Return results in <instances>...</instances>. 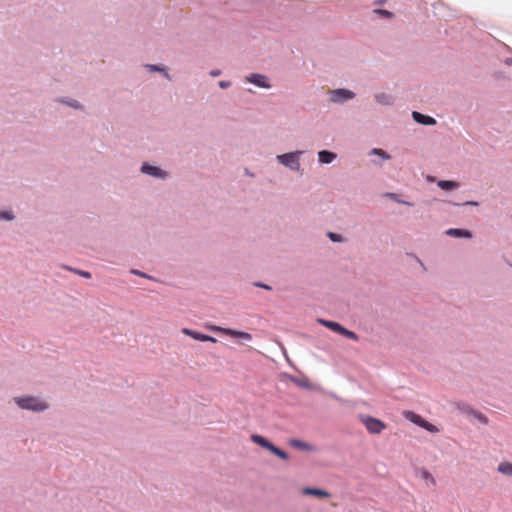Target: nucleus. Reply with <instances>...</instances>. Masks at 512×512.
Segmentation results:
<instances>
[{
    "label": "nucleus",
    "mask_w": 512,
    "mask_h": 512,
    "mask_svg": "<svg viewBox=\"0 0 512 512\" xmlns=\"http://www.w3.org/2000/svg\"><path fill=\"white\" fill-rule=\"evenodd\" d=\"M303 154V151H293L287 152L284 154H280L276 156L277 161L283 166L289 168L292 171H299L301 168L300 164V156Z\"/></svg>",
    "instance_id": "nucleus-2"
},
{
    "label": "nucleus",
    "mask_w": 512,
    "mask_h": 512,
    "mask_svg": "<svg viewBox=\"0 0 512 512\" xmlns=\"http://www.w3.org/2000/svg\"><path fill=\"white\" fill-rule=\"evenodd\" d=\"M374 100L377 104L381 106H392L395 102V98L393 95L388 93H376L374 95Z\"/></svg>",
    "instance_id": "nucleus-11"
},
{
    "label": "nucleus",
    "mask_w": 512,
    "mask_h": 512,
    "mask_svg": "<svg viewBox=\"0 0 512 512\" xmlns=\"http://www.w3.org/2000/svg\"><path fill=\"white\" fill-rule=\"evenodd\" d=\"M358 418L370 434H380L387 427L382 420L367 414H359Z\"/></svg>",
    "instance_id": "nucleus-3"
},
{
    "label": "nucleus",
    "mask_w": 512,
    "mask_h": 512,
    "mask_svg": "<svg viewBox=\"0 0 512 512\" xmlns=\"http://www.w3.org/2000/svg\"><path fill=\"white\" fill-rule=\"evenodd\" d=\"M140 172L156 179L166 180L169 178V173L167 171L158 166L152 165L149 162L142 163Z\"/></svg>",
    "instance_id": "nucleus-6"
},
{
    "label": "nucleus",
    "mask_w": 512,
    "mask_h": 512,
    "mask_svg": "<svg viewBox=\"0 0 512 512\" xmlns=\"http://www.w3.org/2000/svg\"><path fill=\"white\" fill-rule=\"evenodd\" d=\"M386 196L395 201L396 203L398 204H402V205H406V206H413V203L412 202H409V201H405V200H402L399 198V195L396 194V193H387Z\"/></svg>",
    "instance_id": "nucleus-25"
},
{
    "label": "nucleus",
    "mask_w": 512,
    "mask_h": 512,
    "mask_svg": "<svg viewBox=\"0 0 512 512\" xmlns=\"http://www.w3.org/2000/svg\"><path fill=\"white\" fill-rule=\"evenodd\" d=\"M497 470L507 476H512V463L504 462L498 465Z\"/></svg>",
    "instance_id": "nucleus-22"
},
{
    "label": "nucleus",
    "mask_w": 512,
    "mask_h": 512,
    "mask_svg": "<svg viewBox=\"0 0 512 512\" xmlns=\"http://www.w3.org/2000/svg\"><path fill=\"white\" fill-rule=\"evenodd\" d=\"M317 322L319 324H321L322 326L332 330L333 332H336L338 334L341 333L342 329L344 326H342L340 323L338 322H335V321H331V320H326V319H322V318H319L317 320Z\"/></svg>",
    "instance_id": "nucleus-14"
},
{
    "label": "nucleus",
    "mask_w": 512,
    "mask_h": 512,
    "mask_svg": "<svg viewBox=\"0 0 512 512\" xmlns=\"http://www.w3.org/2000/svg\"><path fill=\"white\" fill-rule=\"evenodd\" d=\"M327 237L334 243H341V242H344V240H345L341 234L331 232V231L327 232Z\"/></svg>",
    "instance_id": "nucleus-27"
},
{
    "label": "nucleus",
    "mask_w": 512,
    "mask_h": 512,
    "mask_svg": "<svg viewBox=\"0 0 512 512\" xmlns=\"http://www.w3.org/2000/svg\"><path fill=\"white\" fill-rule=\"evenodd\" d=\"M207 338H208V341L213 342V343H215L217 341L216 338H214L210 335H207Z\"/></svg>",
    "instance_id": "nucleus-41"
},
{
    "label": "nucleus",
    "mask_w": 512,
    "mask_h": 512,
    "mask_svg": "<svg viewBox=\"0 0 512 512\" xmlns=\"http://www.w3.org/2000/svg\"><path fill=\"white\" fill-rule=\"evenodd\" d=\"M220 74H221V70H219V69H215V70H211V71H210V75H211L212 77H217V76H219Z\"/></svg>",
    "instance_id": "nucleus-39"
},
{
    "label": "nucleus",
    "mask_w": 512,
    "mask_h": 512,
    "mask_svg": "<svg viewBox=\"0 0 512 512\" xmlns=\"http://www.w3.org/2000/svg\"><path fill=\"white\" fill-rule=\"evenodd\" d=\"M215 329L218 330V331H221L225 335H228V336H231V337H234V338H239V339H243V340H246V341L252 340V335L250 333H247V332L237 331V330H233V329H230V328H218L217 327Z\"/></svg>",
    "instance_id": "nucleus-9"
},
{
    "label": "nucleus",
    "mask_w": 512,
    "mask_h": 512,
    "mask_svg": "<svg viewBox=\"0 0 512 512\" xmlns=\"http://www.w3.org/2000/svg\"><path fill=\"white\" fill-rule=\"evenodd\" d=\"M420 476L423 480L426 481V483L428 485H435L436 484V480L435 478L433 477V475L426 469H422L420 471Z\"/></svg>",
    "instance_id": "nucleus-23"
},
{
    "label": "nucleus",
    "mask_w": 512,
    "mask_h": 512,
    "mask_svg": "<svg viewBox=\"0 0 512 512\" xmlns=\"http://www.w3.org/2000/svg\"><path fill=\"white\" fill-rule=\"evenodd\" d=\"M437 186L444 191H452L459 188V182L453 180H439Z\"/></svg>",
    "instance_id": "nucleus-17"
},
{
    "label": "nucleus",
    "mask_w": 512,
    "mask_h": 512,
    "mask_svg": "<svg viewBox=\"0 0 512 512\" xmlns=\"http://www.w3.org/2000/svg\"><path fill=\"white\" fill-rule=\"evenodd\" d=\"M337 155L329 150H321L318 152V160L322 164H330L336 159Z\"/></svg>",
    "instance_id": "nucleus-15"
},
{
    "label": "nucleus",
    "mask_w": 512,
    "mask_h": 512,
    "mask_svg": "<svg viewBox=\"0 0 512 512\" xmlns=\"http://www.w3.org/2000/svg\"><path fill=\"white\" fill-rule=\"evenodd\" d=\"M507 64H511L512 65V59H507Z\"/></svg>",
    "instance_id": "nucleus-42"
},
{
    "label": "nucleus",
    "mask_w": 512,
    "mask_h": 512,
    "mask_svg": "<svg viewBox=\"0 0 512 512\" xmlns=\"http://www.w3.org/2000/svg\"><path fill=\"white\" fill-rule=\"evenodd\" d=\"M275 456L279 457L282 460H287L289 458L288 453L280 448L278 449Z\"/></svg>",
    "instance_id": "nucleus-33"
},
{
    "label": "nucleus",
    "mask_w": 512,
    "mask_h": 512,
    "mask_svg": "<svg viewBox=\"0 0 512 512\" xmlns=\"http://www.w3.org/2000/svg\"><path fill=\"white\" fill-rule=\"evenodd\" d=\"M182 333L187 335V336H190L191 338L197 340V341H201V342H207L208 341V338H207V334H203L201 332H198V331H195V330H192V329H189V328H183L182 329Z\"/></svg>",
    "instance_id": "nucleus-16"
},
{
    "label": "nucleus",
    "mask_w": 512,
    "mask_h": 512,
    "mask_svg": "<svg viewBox=\"0 0 512 512\" xmlns=\"http://www.w3.org/2000/svg\"><path fill=\"white\" fill-rule=\"evenodd\" d=\"M245 80L260 88L270 89L272 87L269 82V78L264 74L251 73L245 77Z\"/></svg>",
    "instance_id": "nucleus-7"
},
{
    "label": "nucleus",
    "mask_w": 512,
    "mask_h": 512,
    "mask_svg": "<svg viewBox=\"0 0 512 512\" xmlns=\"http://www.w3.org/2000/svg\"><path fill=\"white\" fill-rule=\"evenodd\" d=\"M130 273L133 274V275L145 278V279L156 280L153 276H151V275H149V274H147V273H145V272H143L141 270H138V269H131Z\"/></svg>",
    "instance_id": "nucleus-31"
},
{
    "label": "nucleus",
    "mask_w": 512,
    "mask_h": 512,
    "mask_svg": "<svg viewBox=\"0 0 512 512\" xmlns=\"http://www.w3.org/2000/svg\"><path fill=\"white\" fill-rule=\"evenodd\" d=\"M253 285L255 287H259V288H262V289H265V290H268V291L272 290V287L270 285L265 284L263 282H254Z\"/></svg>",
    "instance_id": "nucleus-34"
},
{
    "label": "nucleus",
    "mask_w": 512,
    "mask_h": 512,
    "mask_svg": "<svg viewBox=\"0 0 512 512\" xmlns=\"http://www.w3.org/2000/svg\"><path fill=\"white\" fill-rule=\"evenodd\" d=\"M373 13L378 15L380 18H385L388 20H391L394 17V14L391 11L380 8L374 9Z\"/></svg>",
    "instance_id": "nucleus-24"
},
{
    "label": "nucleus",
    "mask_w": 512,
    "mask_h": 512,
    "mask_svg": "<svg viewBox=\"0 0 512 512\" xmlns=\"http://www.w3.org/2000/svg\"><path fill=\"white\" fill-rule=\"evenodd\" d=\"M290 444H291V446L301 449V450L310 451L312 449L310 444H308L302 440H299V439L290 440Z\"/></svg>",
    "instance_id": "nucleus-20"
},
{
    "label": "nucleus",
    "mask_w": 512,
    "mask_h": 512,
    "mask_svg": "<svg viewBox=\"0 0 512 512\" xmlns=\"http://www.w3.org/2000/svg\"><path fill=\"white\" fill-rule=\"evenodd\" d=\"M63 269L65 270H68L70 272H73L83 278H86V279H90L92 277L91 273L88 272V271H85V270H80V269H77V268H73V267H70L68 265H62L61 266Z\"/></svg>",
    "instance_id": "nucleus-19"
},
{
    "label": "nucleus",
    "mask_w": 512,
    "mask_h": 512,
    "mask_svg": "<svg viewBox=\"0 0 512 512\" xmlns=\"http://www.w3.org/2000/svg\"><path fill=\"white\" fill-rule=\"evenodd\" d=\"M13 402L19 409L34 413H41L50 408V404L46 400L34 395L15 396Z\"/></svg>",
    "instance_id": "nucleus-1"
},
{
    "label": "nucleus",
    "mask_w": 512,
    "mask_h": 512,
    "mask_svg": "<svg viewBox=\"0 0 512 512\" xmlns=\"http://www.w3.org/2000/svg\"><path fill=\"white\" fill-rule=\"evenodd\" d=\"M265 449L269 450L271 453H273L274 455H276L279 447L275 446L272 442H269L268 443V447H266Z\"/></svg>",
    "instance_id": "nucleus-36"
},
{
    "label": "nucleus",
    "mask_w": 512,
    "mask_h": 512,
    "mask_svg": "<svg viewBox=\"0 0 512 512\" xmlns=\"http://www.w3.org/2000/svg\"><path fill=\"white\" fill-rule=\"evenodd\" d=\"M459 408L467 414L473 415L478 421L483 424H488V418L481 412L474 410L471 406L463 404Z\"/></svg>",
    "instance_id": "nucleus-12"
},
{
    "label": "nucleus",
    "mask_w": 512,
    "mask_h": 512,
    "mask_svg": "<svg viewBox=\"0 0 512 512\" xmlns=\"http://www.w3.org/2000/svg\"><path fill=\"white\" fill-rule=\"evenodd\" d=\"M265 449L269 450L271 453H273L274 455H276L279 447L275 446L272 442H269L268 443V447H266Z\"/></svg>",
    "instance_id": "nucleus-35"
},
{
    "label": "nucleus",
    "mask_w": 512,
    "mask_h": 512,
    "mask_svg": "<svg viewBox=\"0 0 512 512\" xmlns=\"http://www.w3.org/2000/svg\"><path fill=\"white\" fill-rule=\"evenodd\" d=\"M15 215L11 210H0V220L12 221Z\"/></svg>",
    "instance_id": "nucleus-28"
},
{
    "label": "nucleus",
    "mask_w": 512,
    "mask_h": 512,
    "mask_svg": "<svg viewBox=\"0 0 512 512\" xmlns=\"http://www.w3.org/2000/svg\"><path fill=\"white\" fill-rule=\"evenodd\" d=\"M340 335L345 336L346 338L351 339L353 341L359 340V336L354 331H351L345 327H343Z\"/></svg>",
    "instance_id": "nucleus-26"
},
{
    "label": "nucleus",
    "mask_w": 512,
    "mask_h": 512,
    "mask_svg": "<svg viewBox=\"0 0 512 512\" xmlns=\"http://www.w3.org/2000/svg\"><path fill=\"white\" fill-rule=\"evenodd\" d=\"M218 85L221 89H227L231 86V82L227 80H222L218 83Z\"/></svg>",
    "instance_id": "nucleus-37"
},
{
    "label": "nucleus",
    "mask_w": 512,
    "mask_h": 512,
    "mask_svg": "<svg viewBox=\"0 0 512 512\" xmlns=\"http://www.w3.org/2000/svg\"><path fill=\"white\" fill-rule=\"evenodd\" d=\"M161 71H159L158 73H161L166 79H168L169 81H172V78L170 76V74L167 72V70L161 66Z\"/></svg>",
    "instance_id": "nucleus-38"
},
{
    "label": "nucleus",
    "mask_w": 512,
    "mask_h": 512,
    "mask_svg": "<svg viewBox=\"0 0 512 512\" xmlns=\"http://www.w3.org/2000/svg\"><path fill=\"white\" fill-rule=\"evenodd\" d=\"M56 101L58 103L64 104L68 107H71L75 110H80V111L84 110V106L78 100L73 99V98L59 97Z\"/></svg>",
    "instance_id": "nucleus-13"
},
{
    "label": "nucleus",
    "mask_w": 512,
    "mask_h": 512,
    "mask_svg": "<svg viewBox=\"0 0 512 512\" xmlns=\"http://www.w3.org/2000/svg\"><path fill=\"white\" fill-rule=\"evenodd\" d=\"M412 118L416 123L425 125V126H433L437 123L435 118H433L429 115L422 114L418 111L412 112Z\"/></svg>",
    "instance_id": "nucleus-8"
},
{
    "label": "nucleus",
    "mask_w": 512,
    "mask_h": 512,
    "mask_svg": "<svg viewBox=\"0 0 512 512\" xmlns=\"http://www.w3.org/2000/svg\"><path fill=\"white\" fill-rule=\"evenodd\" d=\"M149 72H159L161 71V66L157 64H145L144 66Z\"/></svg>",
    "instance_id": "nucleus-32"
},
{
    "label": "nucleus",
    "mask_w": 512,
    "mask_h": 512,
    "mask_svg": "<svg viewBox=\"0 0 512 512\" xmlns=\"http://www.w3.org/2000/svg\"><path fill=\"white\" fill-rule=\"evenodd\" d=\"M463 205H466V206H478L479 203L477 201H466Z\"/></svg>",
    "instance_id": "nucleus-40"
},
{
    "label": "nucleus",
    "mask_w": 512,
    "mask_h": 512,
    "mask_svg": "<svg viewBox=\"0 0 512 512\" xmlns=\"http://www.w3.org/2000/svg\"><path fill=\"white\" fill-rule=\"evenodd\" d=\"M445 234L454 238L471 239L473 237V233L470 230L461 228H449L445 231Z\"/></svg>",
    "instance_id": "nucleus-10"
},
{
    "label": "nucleus",
    "mask_w": 512,
    "mask_h": 512,
    "mask_svg": "<svg viewBox=\"0 0 512 512\" xmlns=\"http://www.w3.org/2000/svg\"><path fill=\"white\" fill-rule=\"evenodd\" d=\"M328 95L329 100L332 103L338 105H342L347 101L353 100L356 96V94L352 90L346 88H337L334 90H329Z\"/></svg>",
    "instance_id": "nucleus-4"
},
{
    "label": "nucleus",
    "mask_w": 512,
    "mask_h": 512,
    "mask_svg": "<svg viewBox=\"0 0 512 512\" xmlns=\"http://www.w3.org/2000/svg\"><path fill=\"white\" fill-rule=\"evenodd\" d=\"M303 493L305 495H313L317 497H329V493L326 490L319 488L306 487L304 488Z\"/></svg>",
    "instance_id": "nucleus-18"
},
{
    "label": "nucleus",
    "mask_w": 512,
    "mask_h": 512,
    "mask_svg": "<svg viewBox=\"0 0 512 512\" xmlns=\"http://www.w3.org/2000/svg\"><path fill=\"white\" fill-rule=\"evenodd\" d=\"M291 380L299 387H302V388L310 387V383H309L308 379H299L297 377H291Z\"/></svg>",
    "instance_id": "nucleus-30"
},
{
    "label": "nucleus",
    "mask_w": 512,
    "mask_h": 512,
    "mask_svg": "<svg viewBox=\"0 0 512 512\" xmlns=\"http://www.w3.org/2000/svg\"><path fill=\"white\" fill-rule=\"evenodd\" d=\"M251 440H252V442L261 446L262 448L268 447V443L270 442L268 439H266L262 435H258V434H253L251 436Z\"/></svg>",
    "instance_id": "nucleus-21"
},
{
    "label": "nucleus",
    "mask_w": 512,
    "mask_h": 512,
    "mask_svg": "<svg viewBox=\"0 0 512 512\" xmlns=\"http://www.w3.org/2000/svg\"><path fill=\"white\" fill-rule=\"evenodd\" d=\"M371 154L373 155H378L380 156L382 159L384 160H389L391 159V156L390 154H388L386 151L382 150V149H379V148H373L371 150Z\"/></svg>",
    "instance_id": "nucleus-29"
},
{
    "label": "nucleus",
    "mask_w": 512,
    "mask_h": 512,
    "mask_svg": "<svg viewBox=\"0 0 512 512\" xmlns=\"http://www.w3.org/2000/svg\"><path fill=\"white\" fill-rule=\"evenodd\" d=\"M404 416L406 419L411 421L413 424L431 432V433H437L439 432V429L433 425L432 423L426 421L424 418H422L420 415L412 412V411H406L404 413Z\"/></svg>",
    "instance_id": "nucleus-5"
}]
</instances>
